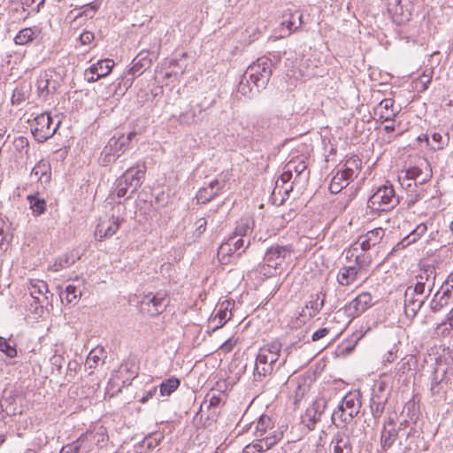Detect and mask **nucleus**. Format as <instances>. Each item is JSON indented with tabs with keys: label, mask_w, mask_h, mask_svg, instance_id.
Segmentation results:
<instances>
[{
	"label": "nucleus",
	"mask_w": 453,
	"mask_h": 453,
	"mask_svg": "<svg viewBox=\"0 0 453 453\" xmlns=\"http://www.w3.org/2000/svg\"><path fill=\"white\" fill-rule=\"evenodd\" d=\"M27 200L34 215H41L44 213L46 210V202L44 199L38 196V193L27 196Z\"/></svg>",
	"instance_id": "obj_37"
},
{
	"label": "nucleus",
	"mask_w": 453,
	"mask_h": 453,
	"mask_svg": "<svg viewBox=\"0 0 453 453\" xmlns=\"http://www.w3.org/2000/svg\"><path fill=\"white\" fill-rule=\"evenodd\" d=\"M0 350L11 358L17 356L16 348L10 345V343L3 337H0Z\"/></svg>",
	"instance_id": "obj_51"
},
{
	"label": "nucleus",
	"mask_w": 453,
	"mask_h": 453,
	"mask_svg": "<svg viewBox=\"0 0 453 453\" xmlns=\"http://www.w3.org/2000/svg\"><path fill=\"white\" fill-rule=\"evenodd\" d=\"M407 289H411L413 294H417V296H423L424 299H426L431 292H428L427 287L420 281H417L415 283V286H410L407 288Z\"/></svg>",
	"instance_id": "obj_53"
},
{
	"label": "nucleus",
	"mask_w": 453,
	"mask_h": 453,
	"mask_svg": "<svg viewBox=\"0 0 453 453\" xmlns=\"http://www.w3.org/2000/svg\"><path fill=\"white\" fill-rule=\"evenodd\" d=\"M113 65L114 62L111 59L106 58L99 60L85 71V76L88 82H95L100 78L108 75Z\"/></svg>",
	"instance_id": "obj_18"
},
{
	"label": "nucleus",
	"mask_w": 453,
	"mask_h": 453,
	"mask_svg": "<svg viewBox=\"0 0 453 453\" xmlns=\"http://www.w3.org/2000/svg\"><path fill=\"white\" fill-rule=\"evenodd\" d=\"M13 146L16 150L27 153L29 146L28 140L24 136H19L13 141Z\"/></svg>",
	"instance_id": "obj_54"
},
{
	"label": "nucleus",
	"mask_w": 453,
	"mask_h": 453,
	"mask_svg": "<svg viewBox=\"0 0 453 453\" xmlns=\"http://www.w3.org/2000/svg\"><path fill=\"white\" fill-rule=\"evenodd\" d=\"M103 352V349H93L89 352L86 360V364L88 365L89 369L95 368L98 365L102 358L101 356Z\"/></svg>",
	"instance_id": "obj_48"
},
{
	"label": "nucleus",
	"mask_w": 453,
	"mask_h": 453,
	"mask_svg": "<svg viewBox=\"0 0 453 453\" xmlns=\"http://www.w3.org/2000/svg\"><path fill=\"white\" fill-rule=\"evenodd\" d=\"M426 230L427 227L425 224H419L403 241L407 242V245L415 242L426 232Z\"/></svg>",
	"instance_id": "obj_45"
},
{
	"label": "nucleus",
	"mask_w": 453,
	"mask_h": 453,
	"mask_svg": "<svg viewBox=\"0 0 453 453\" xmlns=\"http://www.w3.org/2000/svg\"><path fill=\"white\" fill-rule=\"evenodd\" d=\"M349 184L346 180H344V177H342V174H339L336 173L329 185V190L333 194H338L341 192V190L347 187Z\"/></svg>",
	"instance_id": "obj_42"
},
{
	"label": "nucleus",
	"mask_w": 453,
	"mask_h": 453,
	"mask_svg": "<svg viewBox=\"0 0 453 453\" xmlns=\"http://www.w3.org/2000/svg\"><path fill=\"white\" fill-rule=\"evenodd\" d=\"M424 196V190L415 191V194H410L407 199L408 207L412 206L415 203L422 199Z\"/></svg>",
	"instance_id": "obj_60"
},
{
	"label": "nucleus",
	"mask_w": 453,
	"mask_h": 453,
	"mask_svg": "<svg viewBox=\"0 0 453 453\" xmlns=\"http://www.w3.org/2000/svg\"><path fill=\"white\" fill-rule=\"evenodd\" d=\"M417 281H420L427 287L428 292L432 291L434 285L435 273L434 269H426L422 271L417 277Z\"/></svg>",
	"instance_id": "obj_41"
},
{
	"label": "nucleus",
	"mask_w": 453,
	"mask_h": 453,
	"mask_svg": "<svg viewBox=\"0 0 453 453\" xmlns=\"http://www.w3.org/2000/svg\"><path fill=\"white\" fill-rule=\"evenodd\" d=\"M245 78L250 79L257 92L265 88L272 76V60L267 58H258L245 71Z\"/></svg>",
	"instance_id": "obj_6"
},
{
	"label": "nucleus",
	"mask_w": 453,
	"mask_h": 453,
	"mask_svg": "<svg viewBox=\"0 0 453 453\" xmlns=\"http://www.w3.org/2000/svg\"><path fill=\"white\" fill-rule=\"evenodd\" d=\"M362 276L363 275L350 265L342 266L338 272L337 282L342 287H348L356 283Z\"/></svg>",
	"instance_id": "obj_26"
},
{
	"label": "nucleus",
	"mask_w": 453,
	"mask_h": 453,
	"mask_svg": "<svg viewBox=\"0 0 453 453\" xmlns=\"http://www.w3.org/2000/svg\"><path fill=\"white\" fill-rule=\"evenodd\" d=\"M76 441L81 449V453H97L99 449L97 446L92 442V439L87 432L81 434Z\"/></svg>",
	"instance_id": "obj_36"
},
{
	"label": "nucleus",
	"mask_w": 453,
	"mask_h": 453,
	"mask_svg": "<svg viewBox=\"0 0 453 453\" xmlns=\"http://www.w3.org/2000/svg\"><path fill=\"white\" fill-rule=\"evenodd\" d=\"M180 384V380L175 377H171L164 380L159 386L160 395L163 396L170 395L179 388Z\"/></svg>",
	"instance_id": "obj_40"
},
{
	"label": "nucleus",
	"mask_w": 453,
	"mask_h": 453,
	"mask_svg": "<svg viewBox=\"0 0 453 453\" xmlns=\"http://www.w3.org/2000/svg\"><path fill=\"white\" fill-rule=\"evenodd\" d=\"M87 433L92 439V442L95 443L98 449L104 447L109 440L107 431L104 426H100L94 431H87Z\"/></svg>",
	"instance_id": "obj_34"
},
{
	"label": "nucleus",
	"mask_w": 453,
	"mask_h": 453,
	"mask_svg": "<svg viewBox=\"0 0 453 453\" xmlns=\"http://www.w3.org/2000/svg\"><path fill=\"white\" fill-rule=\"evenodd\" d=\"M431 75L424 73L421 75L416 81V87L418 88L420 85V90L424 91L427 88V85L431 81Z\"/></svg>",
	"instance_id": "obj_59"
},
{
	"label": "nucleus",
	"mask_w": 453,
	"mask_h": 453,
	"mask_svg": "<svg viewBox=\"0 0 453 453\" xmlns=\"http://www.w3.org/2000/svg\"><path fill=\"white\" fill-rule=\"evenodd\" d=\"M36 86L39 97L46 100L50 95L56 92L58 81L54 79L53 72L48 71L39 76Z\"/></svg>",
	"instance_id": "obj_14"
},
{
	"label": "nucleus",
	"mask_w": 453,
	"mask_h": 453,
	"mask_svg": "<svg viewBox=\"0 0 453 453\" xmlns=\"http://www.w3.org/2000/svg\"><path fill=\"white\" fill-rule=\"evenodd\" d=\"M395 101L391 98L383 99L376 107L375 113L379 115L380 119L384 122L393 121L397 110L394 109Z\"/></svg>",
	"instance_id": "obj_25"
},
{
	"label": "nucleus",
	"mask_w": 453,
	"mask_h": 453,
	"mask_svg": "<svg viewBox=\"0 0 453 453\" xmlns=\"http://www.w3.org/2000/svg\"><path fill=\"white\" fill-rule=\"evenodd\" d=\"M169 301L165 293L157 292L155 295H146L141 301V307L150 316H157L163 312Z\"/></svg>",
	"instance_id": "obj_12"
},
{
	"label": "nucleus",
	"mask_w": 453,
	"mask_h": 453,
	"mask_svg": "<svg viewBox=\"0 0 453 453\" xmlns=\"http://www.w3.org/2000/svg\"><path fill=\"white\" fill-rule=\"evenodd\" d=\"M371 411L375 418H380L384 411V402L373 395L371 399Z\"/></svg>",
	"instance_id": "obj_46"
},
{
	"label": "nucleus",
	"mask_w": 453,
	"mask_h": 453,
	"mask_svg": "<svg viewBox=\"0 0 453 453\" xmlns=\"http://www.w3.org/2000/svg\"><path fill=\"white\" fill-rule=\"evenodd\" d=\"M453 298V290L441 285L430 302V309L433 312H438L449 303Z\"/></svg>",
	"instance_id": "obj_24"
},
{
	"label": "nucleus",
	"mask_w": 453,
	"mask_h": 453,
	"mask_svg": "<svg viewBox=\"0 0 453 453\" xmlns=\"http://www.w3.org/2000/svg\"><path fill=\"white\" fill-rule=\"evenodd\" d=\"M325 297H326V294L320 292V293L317 294L316 300L314 302H311V309L314 310V314L318 313L324 306Z\"/></svg>",
	"instance_id": "obj_56"
},
{
	"label": "nucleus",
	"mask_w": 453,
	"mask_h": 453,
	"mask_svg": "<svg viewBox=\"0 0 453 453\" xmlns=\"http://www.w3.org/2000/svg\"><path fill=\"white\" fill-rule=\"evenodd\" d=\"M385 235V229L382 227H376L370 231H367L365 234L358 237L357 241L351 245L349 250L347 251V258L354 256V252H357L359 250L362 251L369 250L372 247L379 244Z\"/></svg>",
	"instance_id": "obj_9"
},
{
	"label": "nucleus",
	"mask_w": 453,
	"mask_h": 453,
	"mask_svg": "<svg viewBox=\"0 0 453 453\" xmlns=\"http://www.w3.org/2000/svg\"><path fill=\"white\" fill-rule=\"evenodd\" d=\"M329 330L326 327L320 328L313 333L311 335V340L313 342H317L323 337H325L328 334Z\"/></svg>",
	"instance_id": "obj_64"
},
{
	"label": "nucleus",
	"mask_w": 453,
	"mask_h": 453,
	"mask_svg": "<svg viewBox=\"0 0 453 453\" xmlns=\"http://www.w3.org/2000/svg\"><path fill=\"white\" fill-rule=\"evenodd\" d=\"M61 453H81V449L78 445L77 441H75L72 444H68L63 447Z\"/></svg>",
	"instance_id": "obj_62"
},
{
	"label": "nucleus",
	"mask_w": 453,
	"mask_h": 453,
	"mask_svg": "<svg viewBox=\"0 0 453 453\" xmlns=\"http://www.w3.org/2000/svg\"><path fill=\"white\" fill-rule=\"evenodd\" d=\"M30 177L35 179L44 188L51 180V166L46 160H40L32 169Z\"/></svg>",
	"instance_id": "obj_23"
},
{
	"label": "nucleus",
	"mask_w": 453,
	"mask_h": 453,
	"mask_svg": "<svg viewBox=\"0 0 453 453\" xmlns=\"http://www.w3.org/2000/svg\"><path fill=\"white\" fill-rule=\"evenodd\" d=\"M254 428V434L259 439L264 438L267 435L273 434V432H270L273 428V423L269 416L262 415L257 422L250 424V429Z\"/></svg>",
	"instance_id": "obj_27"
},
{
	"label": "nucleus",
	"mask_w": 453,
	"mask_h": 453,
	"mask_svg": "<svg viewBox=\"0 0 453 453\" xmlns=\"http://www.w3.org/2000/svg\"><path fill=\"white\" fill-rule=\"evenodd\" d=\"M123 221L124 219L122 218L114 215L108 219L101 220L96 226V236L99 241L111 237L116 234Z\"/></svg>",
	"instance_id": "obj_15"
},
{
	"label": "nucleus",
	"mask_w": 453,
	"mask_h": 453,
	"mask_svg": "<svg viewBox=\"0 0 453 453\" xmlns=\"http://www.w3.org/2000/svg\"><path fill=\"white\" fill-rule=\"evenodd\" d=\"M372 297L371 294L364 292L352 300L346 307V310L350 316H359L372 305Z\"/></svg>",
	"instance_id": "obj_21"
},
{
	"label": "nucleus",
	"mask_w": 453,
	"mask_h": 453,
	"mask_svg": "<svg viewBox=\"0 0 453 453\" xmlns=\"http://www.w3.org/2000/svg\"><path fill=\"white\" fill-rule=\"evenodd\" d=\"M20 2L23 6L31 8L33 12H39L45 0H20Z\"/></svg>",
	"instance_id": "obj_57"
},
{
	"label": "nucleus",
	"mask_w": 453,
	"mask_h": 453,
	"mask_svg": "<svg viewBox=\"0 0 453 453\" xmlns=\"http://www.w3.org/2000/svg\"><path fill=\"white\" fill-rule=\"evenodd\" d=\"M449 325V328L446 327L443 329V334L447 332V334L449 333L450 329L453 328V308L449 311V312L447 314L446 320L439 325V327L441 326Z\"/></svg>",
	"instance_id": "obj_61"
},
{
	"label": "nucleus",
	"mask_w": 453,
	"mask_h": 453,
	"mask_svg": "<svg viewBox=\"0 0 453 453\" xmlns=\"http://www.w3.org/2000/svg\"><path fill=\"white\" fill-rule=\"evenodd\" d=\"M414 429L410 427L408 421H403L395 427V423L392 418L384 423L380 432V447L383 451L388 450L395 442L397 438L405 437L406 443L404 445L405 450L411 449V441H408L411 438Z\"/></svg>",
	"instance_id": "obj_2"
},
{
	"label": "nucleus",
	"mask_w": 453,
	"mask_h": 453,
	"mask_svg": "<svg viewBox=\"0 0 453 453\" xmlns=\"http://www.w3.org/2000/svg\"><path fill=\"white\" fill-rule=\"evenodd\" d=\"M361 403L354 394L346 395L331 415V420L337 427L349 424L360 411Z\"/></svg>",
	"instance_id": "obj_5"
},
{
	"label": "nucleus",
	"mask_w": 453,
	"mask_h": 453,
	"mask_svg": "<svg viewBox=\"0 0 453 453\" xmlns=\"http://www.w3.org/2000/svg\"><path fill=\"white\" fill-rule=\"evenodd\" d=\"M145 176V166L129 167L119 178L117 179L111 196L114 199L116 196L121 198L127 194L128 189L134 193L142 182Z\"/></svg>",
	"instance_id": "obj_4"
},
{
	"label": "nucleus",
	"mask_w": 453,
	"mask_h": 453,
	"mask_svg": "<svg viewBox=\"0 0 453 453\" xmlns=\"http://www.w3.org/2000/svg\"><path fill=\"white\" fill-rule=\"evenodd\" d=\"M226 399V395L224 392L211 390L205 395L201 407H206L215 412L217 408L225 403Z\"/></svg>",
	"instance_id": "obj_28"
},
{
	"label": "nucleus",
	"mask_w": 453,
	"mask_h": 453,
	"mask_svg": "<svg viewBox=\"0 0 453 453\" xmlns=\"http://www.w3.org/2000/svg\"><path fill=\"white\" fill-rule=\"evenodd\" d=\"M420 175H422V170L418 166H413L405 171L403 178L407 180H413L415 181L414 185L417 187V180L419 179Z\"/></svg>",
	"instance_id": "obj_52"
},
{
	"label": "nucleus",
	"mask_w": 453,
	"mask_h": 453,
	"mask_svg": "<svg viewBox=\"0 0 453 453\" xmlns=\"http://www.w3.org/2000/svg\"><path fill=\"white\" fill-rule=\"evenodd\" d=\"M425 301L423 296H417V294H413L411 289H406L404 294V312L406 316L414 318Z\"/></svg>",
	"instance_id": "obj_22"
},
{
	"label": "nucleus",
	"mask_w": 453,
	"mask_h": 453,
	"mask_svg": "<svg viewBox=\"0 0 453 453\" xmlns=\"http://www.w3.org/2000/svg\"><path fill=\"white\" fill-rule=\"evenodd\" d=\"M37 32L38 30L36 27H27L21 29L15 36L14 42L19 45H26L35 39Z\"/></svg>",
	"instance_id": "obj_35"
},
{
	"label": "nucleus",
	"mask_w": 453,
	"mask_h": 453,
	"mask_svg": "<svg viewBox=\"0 0 453 453\" xmlns=\"http://www.w3.org/2000/svg\"><path fill=\"white\" fill-rule=\"evenodd\" d=\"M250 244V240L245 241L242 238H236V236L232 235L220 245L218 250V257L222 263L226 264L229 262L230 256L238 252L237 257H239Z\"/></svg>",
	"instance_id": "obj_11"
},
{
	"label": "nucleus",
	"mask_w": 453,
	"mask_h": 453,
	"mask_svg": "<svg viewBox=\"0 0 453 453\" xmlns=\"http://www.w3.org/2000/svg\"><path fill=\"white\" fill-rule=\"evenodd\" d=\"M234 303L230 300H225L219 303L217 306V311L215 315L209 320L210 325H212L217 319H219V325H216L212 327V331L222 327L232 316V309Z\"/></svg>",
	"instance_id": "obj_20"
},
{
	"label": "nucleus",
	"mask_w": 453,
	"mask_h": 453,
	"mask_svg": "<svg viewBox=\"0 0 453 453\" xmlns=\"http://www.w3.org/2000/svg\"><path fill=\"white\" fill-rule=\"evenodd\" d=\"M225 180H211L208 186L201 188L196 196L198 203L205 204L219 196L225 187Z\"/></svg>",
	"instance_id": "obj_19"
},
{
	"label": "nucleus",
	"mask_w": 453,
	"mask_h": 453,
	"mask_svg": "<svg viewBox=\"0 0 453 453\" xmlns=\"http://www.w3.org/2000/svg\"><path fill=\"white\" fill-rule=\"evenodd\" d=\"M207 220L205 218H200L196 221L195 235L199 237L206 230Z\"/></svg>",
	"instance_id": "obj_58"
},
{
	"label": "nucleus",
	"mask_w": 453,
	"mask_h": 453,
	"mask_svg": "<svg viewBox=\"0 0 453 453\" xmlns=\"http://www.w3.org/2000/svg\"><path fill=\"white\" fill-rule=\"evenodd\" d=\"M400 203L399 196L395 194V188L388 181L377 188L369 197L367 208L374 212L389 211L395 208Z\"/></svg>",
	"instance_id": "obj_3"
},
{
	"label": "nucleus",
	"mask_w": 453,
	"mask_h": 453,
	"mask_svg": "<svg viewBox=\"0 0 453 453\" xmlns=\"http://www.w3.org/2000/svg\"><path fill=\"white\" fill-rule=\"evenodd\" d=\"M353 257H355V263L350 266L355 268L361 275L364 276L371 264V257L365 253L357 255L354 253Z\"/></svg>",
	"instance_id": "obj_38"
},
{
	"label": "nucleus",
	"mask_w": 453,
	"mask_h": 453,
	"mask_svg": "<svg viewBox=\"0 0 453 453\" xmlns=\"http://www.w3.org/2000/svg\"><path fill=\"white\" fill-rule=\"evenodd\" d=\"M295 175L292 172H288L287 166L285 165V170L280 175V177L276 180L275 190H279V193L283 191L285 194H288L289 191L293 189V183Z\"/></svg>",
	"instance_id": "obj_31"
},
{
	"label": "nucleus",
	"mask_w": 453,
	"mask_h": 453,
	"mask_svg": "<svg viewBox=\"0 0 453 453\" xmlns=\"http://www.w3.org/2000/svg\"><path fill=\"white\" fill-rule=\"evenodd\" d=\"M362 168V160L358 156H351L340 165L337 171L339 174H342L344 180L348 182L354 180L359 174Z\"/></svg>",
	"instance_id": "obj_17"
},
{
	"label": "nucleus",
	"mask_w": 453,
	"mask_h": 453,
	"mask_svg": "<svg viewBox=\"0 0 453 453\" xmlns=\"http://www.w3.org/2000/svg\"><path fill=\"white\" fill-rule=\"evenodd\" d=\"M127 141L126 138H118L117 135H113L110 138L101 152L99 158L100 164L104 166H107L119 158L127 150L125 148V142H127Z\"/></svg>",
	"instance_id": "obj_10"
},
{
	"label": "nucleus",
	"mask_w": 453,
	"mask_h": 453,
	"mask_svg": "<svg viewBox=\"0 0 453 453\" xmlns=\"http://www.w3.org/2000/svg\"><path fill=\"white\" fill-rule=\"evenodd\" d=\"M327 405V401L325 397H317L311 407L312 410L318 414V416L321 418L322 414L324 413Z\"/></svg>",
	"instance_id": "obj_49"
},
{
	"label": "nucleus",
	"mask_w": 453,
	"mask_h": 453,
	"mask_svg": "<svg viewBox=\"0 0 453 453\" xmlns=\"http://www.w3.org/2000/svg\"><path fill=\"white\" fill-rule=\"evenodd\" d=\"M77 259H79V257L77 254L74 253L63 255L56 260L55 264L51 266V268L53 271L58 272L61 269L69 267L70 265L74 264V262Z\"/></svg>",
	"instance_id": "obj_39"
},
{
	"label": "nucleus",
	"mask_w": 453,
	"mask_h": 453,
	"mask_svg": "<svg viewBox=\"0 0 453 453\" xmlns=\"http://www.w3.org/2000/svg\"><path fill=\"white\" fill-rule=\"evenodd\" d=\"M281 347L280 342L274 341L259 349L253 372L256 380H262L285 365L287 358L280 359Z\"/></svg>",
	"instance_id": "obj_1"
},
{
	"label": "nucleus",
	"mask_w": 453,
	"mask_h": 453,
	"mask_svg": "<svg viewBox=\"0 0 453 453\" xmlns=\"http://www.w3.org/2000/svg\"><path fill=\"white\" fill-rule=\"evenodd\" d=\"M303 13L299 11L292 12L287 10L282 15V21L280 24V38H286L292 33L297 31L303 25Z\"/></svg>",
	"instance_id": "obj_13"
},
{
	"label": "nucleus",
	"mask_w": 453,
	"mask_h": 453,
	"mask_svg": "<svg viewBox=\"0 0 453 453\" xmlns=\"http://www.w3.org/2000/svg\"><path fill=\"white\" fill-rule=\"evenodd\" d=\"M205 111L204 107H202L198 104L196 107L189 109L188 111L180 114L178 121L181 125H193L196 124L202 119V113Z\"/></svg>",
	"instance_id": "obj_29"
},
{
	"label": "nucleus",
	"mask_w": 453,
	"mask_h": 453,
	"mask_svg": "<svg viewBox=\"0 0 453 453\" xmlns=\"http://www.w3.org/2000/svg\"><path fill=\"white\" fill-rule=\"evenodd\" d=\"M81 296V289L77 288L74 285L69 284L66 286L65 290L60 293L61 299H65L67 303H71L75 302L78 297Z\"/></svg>",
	"instance_id": "obj_43"
},
{
	"label": "nucleus",
	"mask_w": 453,
	"mask_h": 453,
	"mask_svg": "<svg viewBox=\"0 0 453 453\" xmlns=\"http://www.w3.org/2000/svg\"><path fill=\"white\" fill-rule=\"evenodd\" d=\"M250 82L251 81L249 78L246 79L244 73L238 86V91L248 97H250L253 93V88L250 87Z\"/></svg>",
	"instance_id": "obj_50"
},
{
	"label": "nucleus",
	"mask_w": 453,
	"mask_h": 453,
	"mask_svg": "<svg viewBox=\"0 0 453 453\" xmlns=\"http://www.w3.org/2000/svg\"><path fill=\"white\" fill-rule=\"evenodd\" d=\"M251 232H252V228L250 227L249 222L248 221H241L235 227L233 235L236 236V238L243 239Z\"/></svg>",
	"instance_id": "obj_47"
},
{
	"label": "nucleus",
	"mask_w": 453,
	"mask_h": 453,
	"mask_svg": "<svg viewBox=\"0 0 453 453\" xmlns=\"http://www.w3.org/2000/svg\"><path fill=\"white\" fill-rule=\"evenodd\" d=\"M8 228L7 223L4 221L0 222V250L4 249V244L9 242L10 234Z\"/></svg>",
	"instance_id": "obj_55"
},
{
	"label": "nucleus",
	"mask_w": 453,
	"mask_h": 453,
	"mask_svg": "<svg viewBox=\"0 0 453 453\" xmlns=\"http://www.w3.org/2000/svg\"><path fill=\"white\" fill-rule=\"evenodd\" d=\"M286 166L287 169H288V172H292L295 175L293 183H296L301 180L307 168V165L303 159L290 160Z\"/></svg>",
	"instance_id": "obj_33"
},
{
	"label": "nucleus",
	"mask_w": 453,
	"mask_h": 453,
	"mask_svg": "<svg viewBox=\"0 0 453 453\" xmlns=\"http://www.w3.org/2000/svg\"><path fill=\"white\" fill-rule=\"evenodd\" d=\"M30 295L35 302L41 305L48 300V285L43 280H36L31 283Z\"/></svg>",
	"instance_id": "obj_30"
},
{
	"label": "nucleus",
	"mask_w": 453,
	"mask_h": 453,
	"mask_svg": "<svg viewBox=\"0 0 453 453\" xmlns=\"http://www.w3.org/2000/svg\"><path fill=\"white\" fill-rule=\"evenodd\" d=\"M334 453H352V447L348 436L337 433L332 439Z\"/></svg>",
	"instance_id": "obj_32"
},
{
	"label": "nucleus",
	"mask_w": 453,
	"mask_h": 453,
	"mask_svg": "<svg viewBox=\"0 0 453 453\" xmlns=\"http://www.w3.org/2000/svg\"><path fill=\"white\" fill-rule=\"evenodd\" d=\"M282 434L273 431V434L257 439L256 442L247 445L242 453H262L273 447L280 439Z\"/></svg>",
	"instance_id": "obj_16"
},
{
	"label": "nucleus",
	"mask_w": 453,
	"mask_h": 453,
	"mask_svg": "<svg viewBox=\"0 0 453 453\" xmlns=\"http://www.w3.org/2000/svg\"><path fill=\"white\" fill-rule=\"evenodd\" d=\"M60 126V120L54 123L50 114L47 111L37 115L31 125L32 134L39 142H44L52 137Z\"/></svg>",
	"instance_id": "obj_8"
},
{
	"label": "nucleus",
	"mask_w": 453,
	"mask_h": 453,
	"mask_svg": "<svg viewBox=\"0 0 453 453\" xmlns=\"http://www.w3.org/2000/svg\"><path fill=\"white\" fill-rule=\"evenodd\" d=\"M293 251L290 245H275L269 248L265 254V264L260 267V273H263L265 277H271L276 273L278 267L281 265L285 258L290 256Z\"/></svg>",
	"instance_id": "obj_7"
},
{
	"label": "nucleus",
	"mask_w": 453,
	"mask_h": 453,
	"mask_svg": "<svg viewBox=\"0 0 453 453\" xmlns=\"http://www.w3.org/2000/svg\"><path fill=\"white\" fill-rule=\"evenodd\" d=\"M94 40V34L89 31H84L80 35V41L82 44H89Z\"/></svg>",
	"instance_id": "obj_63"
},
{
	"label": "nucleus",
	"mask_w": 453,
	"mask_h": 453,
	"mask_svg": "<svg viewBox=\"0 0 453 453\" xmlns=\"http://www.w3.org/2000/svg\"><path fill=\"white\" fill-rule=\"evenodd\" d=\"M303 418V422L305 423L311 430L314 429L316 424L321 419L311 406L306 410L305 415Z\"/></svg>",
	"instance_id": "obj_44"
}]
</instances>
